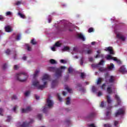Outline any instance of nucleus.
<instances>
[{"label":"nucleus","instance_id":"obj_1","mask_svg":"<svg viewBox=\"0 0 127 127\" xmlns=\"http://www.w3.org/2000/svg\"><path fill=\"white\" fill-rule=\"evenodd\" d=\"M65 68V66H63L59 68L50 66L48 68V70L50 71V72H55L56 77H57V78H60V77H62V73H63V70H64Z\"/></svg>","mask_w":127,"mask_h":127},{"label":"nucleus","instance_id":"obj_2","mask_svg":"<svg viewBox=\"0 0 127 127\" xmlns=\"http://www.w3.org/2000/svg\"><path fill=\"white\" fill-rule=\"evenodd\" d=\"M27 78L28 74L25 72H20L16 74V79L19 82H25Z\"/></svg>","mask_w":127,"mask_h":127},{"label":"nucleus","instance_id":"obj_3","mask_svg":"<svg viewBox=\"0 0 127 127\" xmlns=\"http://www.w3.org/2000/svg\"><path fill=\"white\" fill-rule=\"evenodd\" d=\"M125 114V109L120 108L119 109L116 113L115 114V117H119V116H121V115H124Z\"/></svg>","mask_w":127,"mask_h":127},{"label":"nucleus","instance_id":"obj_4","mask_svg":"<svg viewBox=\"0 0 127 127\" xmlns=\"http://www.w3.org/2000/svg\"><path fill=\"white\" fill-rule=\"evenodd\" d=\"M33 120L31 119L30 122L27 123V122H23L22 125H20V127H29V125L33 123Z\"/></svg>","mask_w":127,"mask_h":127},{"label":"nucleus","instance_id":"obj_5","mask_svg":"<svg viewBox=\"0 0 127 127\" xmlns=\"http://www.w3.org/2000/svg\"><path fill=\"white\" fill-rule=\"evenodd\" d=\"M47 104L49 108H51V107H53V101L50 100V98L47 99Z\"/></svg>","mask_w":127,"mask_h":127},{"label":"nucleus","instance_id":"obj_6","mask_svg":"<svg viewBox=\"0 0 127 127\" xmlns=\"http://www.w3.org/2000/svg\"><path fill=\"white\" fill-rule=\"evenodd\" d=\"M106 51H109V52L110 53V54L112 55H114V54H115V53H114V50H113V47H109L108 48H107L105 49Z\"/></svg>","mask_w":127,"mask_h":127},{"label":"nucleus","instance_id":"obj_7","mask_svg":"<svg viewBox=\"0 0 127 127\" xmlns=\"http://www.w3.org/2000/svg\"><path fill=\"white\" fill-rule=\"evenodd\" d=\"M32 109L31 107L28 106L26 108V109H22V113H28V112H30Z\"/></svg>","mask_w":127,"mask_h":127},{"label":"nucleus","instance_id":"obj_8","mask_svg":"<svg viewBox=\"0 0 127 127\" xmlns=\"http://www.w3.org/2000/svg\"><path fill=\"white\" fill-rule=\"evenodd\" d=\"M47 84V82L45 81L44 82V85H39V86H38L37 89L38 90H43L44 88H45V85Z\"/></svg>","mask_w":127,"mask_h":127},{"label":"nucleus","instance_id":"obj_9","mask_svg":"<svg viewBox=\"0 0 127 127\" xmlns=\"http://www.w3.org/2000/svg\"><path fill=\"white\" fill-rule=\"evenodd\" d=\"M5 31L6 32H11L12 31V29H11V27H10V26H7L5 27Z\"/></svg>","mask_w":127,"mask_h":127},{"label":"nucleus","instance_id":"obj_10","mask_svg":"<svg viewBox=\"0 0 127 127\" xmlns=\"http://www.w3.org/2000/svg\"><path fill=\"white\" fill-rule=\"evenodd\" d=\"M119 71L121 73H127V70L126 69V67L124 65L120 67Z\"/></svg>","mask_w":127,"mask_h":127},{"label":"nucleus","instance_id":"obj_11","mask_svg":"<svg viewBox=\"0 0 127 127\" xmlns=\"http://www.w3.org/2000/svg\"><path fill=\"white\" fill-rule=\"evenodd\" d=\"M115 99L117 101V104L118 105H121V103H122V101H121V99H120V97L118 96V95H115Z\"/></svg>","mask_w":127,"mask_h":127},{"label":"nucleus","instance_id":"obj_12","mask_svg":"<svg viewBox=\"0 0 127 127\" xmlns=\"http://www.w3.org/2000/svg\"><path fill=\"white\" fill-rule=\"evenodd\" d=\"M58 85V81L57 80H53L52 83V88H54L55 86Z\"/></svg>","mask_w":127,"mask_h":127},{"label":"nucleus","instance_id":"obj_13","mask_svg":"<svg viewBox=\"0 0 127 127\" xmlns=\"http://www.w3.org/2000/svg\"><path fill=\"white\" fill-rule=\"evenodd\" d=\"M117 37H118V38H119L120 39H122L123 41H125V40H126L125 37H124V36H122V34H117Z\"/></svg>","mask_w":127,"mask_h":127},{"label":"nucleus","instance_id":"obj_14","mask_svg":"<svg viewBox=\"0 0 127 127\" xmlns=\"http://www.w3.org/2000/svg\"><path fill=\"white\" fill-rule=\"evenodd\" d=\"M111 109H112V106L107 108V110H110L106 112V117H109V116H111V114H112V111H111Z\"/></svg>","mask_w":127,"mask_h":127},{"label":"nucleus","instance_id":"obj_15","mask_svg":"<svg viewBox=\"0 0 127 127\" xmlns=\"http://www.w3.org/2000/svg\"><path fill=\"white\" fill-rule=\"evenodd\" d=\"M42 80L44 82L45 81V80H49V75L48 74L44 75Z\"/></svg>","mask_w":127,"mask_h":127},{"label":"nucleus","instance_id":"obj_16","mask_svg":"<svg viewBox=\"0 0 127 127\" xmlns=\"http://www.w3.org/2000/svg\"><path fill=\"white\" fill-rule=\"evenodd\" d=\"M33 85L34 86V87H37V88H38L39 86V81L37 80L33 81Z\"/></svg>","mask_w":127,"mask_h":127},{"label":"nucleus","instance_id":"obj_17","mask_svg":"<svg viewBox=\"0 0 127 127\" xmlns=\"http://www.w3.org/2000/svg\"><path fill=\"white\" fill-rule=\"evenodd\" d=\"M109 83H114L115 82V77L113 75L110 76V79H109Z\"/></svg>","mask_w":127,"mask_h":127},{"label":"nucleus","instance_id":"obj_18","mask_svg":"<svg viewBox=\"0 0 127 127\" xmlns=\"http://www.w3.org/2000/svg\"><path fill=\"white\" fill-rule=\"evenodd\" d=\"M94 117H95V113H92L88 115L87 116V119H93Z\"/></svg>","mask_w":127,"mask_h":127},{"label":"nucleus","instance_id":"obj_19","mask_svg":"<svg viewBox=\"0 0 127 127\" xmlns=\"http://www.w3.org/2000/svg\"><path fill=\"white\" fill-rule=\"evenodd\" d=\"M78 37L80 38V39H82L83 41H85V37L82 34H78Z\"/></svg>","mask_w":127,"mask_h":127},{"label":"nucleus","instance_id":"obj_20","mask_svg":"<svg viewBox=\"0 0 127 127\" xmlns=\"http://www.w3.org/2000/svg\"><path fill=\"white\" fill-rule=\"evenodd\" d=\"M38 73H39V70H37L35 71V73L33 75V78L34 79H35L36 77H37V75H38Z\"/></svg>","mask_w":127,"mask_h":127},{"label":"nucleus","instance_id":"obj_21","mask_svg":"<svg viewBox=\"0 0 127 127\" xmlns=\"http://www.w3.org/2000/svg\"><path fill=\"white\" fill-rule=\"evenodd\" d=\"M18 15H19L20 17H21V18H26V17L25 16V15L20 12H18Z\"/></svg>","mask_w":127,"mask_h":127},{"label":"nucleus","instance_id":"obj_22","mask_svg":"<svg viewBox=\"0 0 127 127\" xmlns=\"http://www.w3.org/2000/svg\"><path fill=\"white\" fill-rule=\"evenodd\" d=\"M106 98L107 99V103H108L109 104H111V103H112V99H111V97H110V96L107 95L106 96Z\"/></svg>","mask_w":127,"mask_h":127},{"label":"nucleus","instance_id":"obj_23","mask_svg":"<svg viewBox=\"0 0 127 127\" xmlns=\"http://www.w3.org/2000/svg\"><path fill=\"white\" fill-rule=\"evenodd\" d=\"M50 62L51 64H57V62H56V61H55L54 59L50 60Z\"/></svg>","mask_w":127,"mask_h":127},{"label":"nucleus","instance_id":"obj_24","mask_svg":"<svg viewBox=\"0 0 127 127\" xmlns=\"http://www.w3.org/2000/svg\"><path fill=\"white\" fill-rule=\"evenodd\" d=\"M107 91L108 94H111L112 92H113V90H112V88H111V87H108L107 89Z\"/></svg>","mask_w":127,"mask_h":127},{"label":"nucleus","instance_id":"obj_25","mask_svg":"<svg viewBox=\"0 0 127 127\" xmlns=\"http://www.w3.org/2000/svg\"><path fill=\"white\" fill-rule=\"evenodd\" d=\"M66 100V105H70V102L71 101L70 97H67Z\"/></svg>","mask_w":127,"mask_h":127},{"label":"nucleus","instance_id":"obj_26","mask_svg":"<svg viewBox=\"0 0 127 127\" xmlns=\"http://www.w3.org/2000/svg\"><path fill=\"white\" fill-rule=\"evenodd\" d=\"M114 64L111 63L110 66H108V69H109V70H112V69H114Z\"/></svg>","mask_w":127,"mask_h":127},{"label":"nucleus","instance_id":"obj_27","mask_svg":"<svg viewBox=\"0 0 127 127\" xmlns=\"http://www.w3.org/2000/svg\"><path fill=\"white\" fill-rule=\"evenodd\" d=\"M73 71H74V69H73V68H72V67H69L68 68V72L69 74L72 73Z\"/></svg>","mask_w":127,"mask_h":127},{"label":"nucleus","instance_id":"obj_28","mask_svg":"<svg viewBox=\"0 0 127 127\" xmlns=\"http://www.w3.org/2000/svg\"><path fill=\"white\" fill-rule=\"evenodd\" d=\"M54 46L56 47H60V46H61V44H60V42H57L55 43Z\"/></svg>","mask_w":127,"mask_h":127},{"label":"nucleus","instance_id":"obj_29","mask_svg":"<svg viewBox=\"0 0 127 127\" xmlns=\"http://www.w3.org/2000/svg\"><path fill=\"white\" fill-rule=\"evenodd\" d=\"M31 44H32L33 45H35L37 44V43L36 42V41H35L34 39H32L31 41Z\"/></svg>","mask_w":127,"mask_h":127},{"label":"nucleus","instance_id":"obj_30","mask_svg":"<svg viewBox=\"0 0 127 127\" xmlns=\"http://www.w3.org/2000/svg\"><path fill=\"white\" fill-rule=\"evenodd\" d=\"M62 50L63 51H68V50H70V48L68 47H64Z\"/></svg>","mask_w":127,"mask_h":127},{"label":"nucleus","instance_id":"obj_31","mask_svg":"<svg viewBox=\"0 0 127 127\" xmlns=\"http://www.w3.org/2000/svg\"><path fill=\"white\" fill-rule=\"evenodd\" d=\"M102 83V78L101 77H99L97 80V85H100Z\"/></svg>","mask_w":127,"mask_h":127},{"label":"nucleus","instance_id":"obj_32","mask_svg":"<svg viewBox=\"0 0 127 127\" xmlns=\"http://www.w3.org/2000/svg\"><path fill=\"white\" fill-rule=\"evenodd\" d=\"M26 46L27 48L28 51H31V47H30V46H29V44H26Z\"/></svg>","mask_w":127,"mask_h":127},{"label":"nucleus","instance_id":"obj_33","mask_svg":"<svg viewBox=\"0 0 127 127\" xmlns=\"http://www.w3.org/2000/svg\"><path fill=\"white\" fill-rule=\"evenodd\" d=\"M57 97H58V99H59L60 102H62V98L60 96V95L59 94H57Z\"/></svg>","mask_w":127,"mask_h":127},{"label":"nucleus","instance_id":"obj_34","mask_svg":"<svg viewBox=\"0 0 127 127\" xmlns=\"http://www.w3.org/2000/svg\"><path fill=\"white\" fill-rule=\"evenodd\" d=\"M113 57L110 55H107V60H111V59H113Z\"/></svg>","mask_w":127,"mask_h":127},{"label":"nucleus","instance_id":"obj_35","mask_svg":"<svg viewBox=\"0 0 127 127\" xmlns=\"http://www.w3.org/2000/svg\"><path fill=\"white\" fill-rule=\"evenodd\" d=\"M65 89V90H67L68 93H71V92L72 91V89L69 88V87L68 86H66Z\"/></svg>","mask_w":127,"mask_h":127},{"label":"nucleus","instance_id":"obj_36","mask_svg":"<svg viewBox=\"0 0 127 127\" xmlns=\"http://www.w3.org/2000/svg\"><path fill=\"white\" fill-rule=\"evenodd\" d=\"M88 32L91 33V32H94V28L90 27L88 29Z\"/></svg>","mask_w":127,"mask_h":127},{"label":"nucleus","instance_id":"obj_37","mask_svg":"<svg viewBox=\"0 0 127 127\" xmlns=\"http://www.w3.org/2000/svg\"><path fill=\"white\" fill-rule=\"evenodd\" d=\"M84 64V58L82 57L80 59V65H82Z\"/></svg>","mask_w":127,"mask_h":127},{"label":"nucleus","instance_id":"obj_38","mask_svg":"<svg viewBox=\"0 0 127 127\" xmlns=\"http://www.w3.org/2000/svg\"><path fill=\"white\" fill-rule=\"evenodd\" d=\"M99 70L100 72H104V71H106V69L104 67H100L99 68Z\"/></svg>","mask_w":127,"mask_h":127},{"label":"nucleus","instance_id":"obj_39","mask_svg":"<svg viewBox=\"0 0 127 127\" xmlns=\"http://www.w3.org/2000/svg\"><path fill=\"white\" fill-rule=\"evenodd\" d=\"M37 118L39 119V121H41V119L42 118V115L38 114L37 115Z\"/></svg>","mask_w":127,"mask_h":127},{"label":"nucleus","instance_id":"obj_40","mask_svg":"<svg viewBox=\"0 0 127 127\" xmlns=\"http://www.w3.org/2000/svg\"><path fill=\"white\" fill-rule=\"evenodd\" d=\"M104 127H112V125L110 124H106L104 125Z\"/></svg>","mask_w":127,"mask_h":127},{"label":"nucleus","instance_id":"obj_41","mask_svg":"<svg viewBox=\"0 0 127 127\" xmlns=\"http://www.w3.org/2000/svg\"><path fill=\"white\" fill-rule=\"evenodd\" d=\"M7 120H6V122H10V121L11 120V116H7Z\"/></svg>","mask_w":127,"mask_h":127},{"label":"nucleus","instance_id":"obj_42","mask_svg":"<svg viewBox=\"0 0 127 127\" xmlns=\"http://www.w3.org/2000/svg\"><path fill=\"white\" fill-rule=\"evenodd\" d=\"M47 107H45L44 108V109H43V113H44L45 114H46L47 112Z\"/></svg>","mask_w":127,"mask_h":127},{"label":"nucleus","instance_id":"obj_43","mask_svg":"<svg viewBox=\"0 0 127 127\" xmlns=\"http://www.w3.org/2000/svg\"><path fill=\"white\" fill-rule=\"evenodd\" d=\"M0 20H1V21H3V20H4V17H3L2 15H0Z\"/></svg>","mask_w":127,"mask_h":127},{"label":"nucleus","instance_id":"obj_44","mask_svg":"<svg viewBox=\"0 0 127 127\" xmlns=\"http://www.w3.org/2000/svg\"><path fill=\"white\" fill-rule=\"evenodd\" d=\"M99 57H104V55H97L96 56H95V58H99Z\"/></svg>","mask_w":127,"mask_h":127},{"label":"nucleus","instance_id":"obj_45","mask_svg":"<svg viewBox=\"0 0 127 127\" xmlns=\"http://www.w3.org/2000/svg\"><path fill=\"white\" fill-rule=\"evenodd\" d=\"M105 63V61H104L103 60H102L100 63H99L98 65H104V63Z\"/></svg>","mask_w":127,"mask_h":127},{"label":"nucleus","instance_id":"obj_46","mask_svg":"<svg viewBox=\"0 0 127 127\" xmlns=\"http://www.w3.org/2000/svg\"><path fill=\"white\" fill-rule=\"evenodd\" d=\"M92 52H93V51L92 50L86 51L87 54H91Z\"/></svg>","mask_w":127,"mask_h":127},{"label":"nucleus","instance_id":"obj_47","mask_svg":"<svg viewBox=\"0 0 127 127\" xmlns=\"http://www.w3.org/2000/svg\"><path fill=\"white\" fill-rule=\"evenodd\" d=\"M19 4H21V1H18L14 4V5H19Z\"/></svg>","mask_w":127,"mask_h":127},{"label":"nucleus","instance_id":"obj_48","mask_svg":"<svg viewBox=\"0 0 127 127\" xmlns=\"http://www.w3.org/2000/svg\"><path fill=\"white\" fill-rule=\"evenodd\" d=\"M5 53L7 54V55H9L10 53V50H9V49H7V50L5 51Z\"/></svg>","mask_w":127,"mask_h":127},{"label":"nucleus","instance_id":"obj_49","mask_svg":"<svg viewBox=\"0 0 127 127\" xmlns=\"http://www.w3.org/2000/svg\"><path fill=\"white\" fill-rule=\"evenodd\" d=\"M6 16H8L9 15H11V12L10 11H7L6 12Z\"/></svg>","mask_w":127,"mask_h":127},{"label":"nucleus","instance_id":"obj_50","mask_svg":"<svg viewBox=\"0 0 127 127\" xmlns=\"http://www.w3.org/2000/svg\"><path fill=\"white\" fill-rule=\"evenodd\" d=\"M29 94H30V91H27L25 93V96H26V97H27V96H28Z\"/></svg>","mask_w":127,"mask_h":127},{"label":"nucleus","instance_id":"obj_51","mask_svg":"<svg viewBox=\"0 0 127 127\" xmlns=\"http://www.w3.org/2000/svg\"><path fill=\"white\" fill-rule=\"evenodd\" d=\"M6 67H7V65L6 64H3V66H2L3 70H5V69H6Z\"/></svg>","mask_w":127,"mask_h":127},{"label":"nucleus","instance_id":"obj_52","mask_svg":"<svg viewBox=\"0 0 127 127\" xmlns=\"http://www.w3.org/2000/svg\"><path fill=\"white\" fill-rule=\"evenodd\" d=\"M76 88H81V87H82V84H81L80 83H77L76 84Z\"/></svg>","mask_w":127,"mask_h":127},{"label":"nucleus","instance_id":"obj_53","mask_svg":"<svg viewBox=\"0 0 127 127\" xmlns=\"http://www.w3.org/2000/svg\"><path fill=\"white\" fill-rule=\"evenodd\" d=\"M92 92H93V93H95V92H96V87L93 86L92 88Z\"/></svg>","mask_w":127,"mask_h":127},{"label":"nucleus","instance_id":"obj_54","mask_svg":"<svg viewBox=\"0 0 127 127\" xmlns=\"http://www.w3.org/2000/svg\"><path fill=\"white\" fill-rule=\"evenodd\" d=\"M106 87V83H104V84H103L102 85L101 88H102V89H104V90H106V87Z\"/></svg>","mask_w":127,"mask_h":127},{"label":"nucleus","instance_id":"obj_55","mask_svg":"<svg viewBox=\"0 0 127 127\" xmlns=\"http://www.w3.org/2000/svg\"><path fill=\"white\" fill-rule=\"evenodd\" d=\"M17 99V96L16 95H13L12 97V100H16Z\"/></svg>","mask_w":127,"mask_h":127},{"label":"nucleus","instance_id":"obj_56","mask_svg":"<svg viewBox=\"0 0 127 127\" xmlns=\"http://www.w3.org/2000/svg\"><path fill=\"white\" fill-rule=\"evenodd\" d=\"M119 125V121H115L114 122V126L115 127H117Z\"/></svg>","mask_w":127,"mask_h":127},{"label":"nucleus","instance_id":"obj_57","mask_svg":"<svg viewBox=\"0 0 127 127\" xmlns=\"http://www.w3.org/2000/svg\"><path fill=\"white\" fill-rule=\"evenodd\" d=\"M35 97L36 98V100H39V98H40V97H39V96H38L36 94L35 95Z\"/></svg>","mask_w":127,"mask_h":127},{"label":"nucleus","instance_id":"obj_58","mask_svg":"<svg viewBox=\"0 0 127 127\" xmlns=\"http://www.w3.org/2000/svg\"><path fill=\"white\" fill-rule=\"evenodd\" d=\"M16 40H20V35H18L17 36Z\"/></svg>","mask_w":127,"mask_h":127},{"label":"nucleus","instance_id":"obj_59","mask_svg":"<svg viewBox=\"0 0 127 127\" xmlns=\"http://www.w3.org/2000/svg\"><path fill=\"white\" fill-rule=\"evenodd\" d=\"M84 76H85V74H84V73L81 72V78H82V79L84 78Z\"/></svg>","mask_w":127,"mask_h":127},{"label":"nucleus","instance_id":"obj_60","mask_svg":"<svg viewBox=\"0 0 127 127\" xmlns=\"http://www.w3.org/2000/svg\"><path fill=\"white\" fill-rule=\"evenodd\" d=\"M102 95V92L101 91H99L98 93V97H101Z\"/></svg>","mask_w":127,"mask_h":127},{"label":"nucleus","instance_id":"obj_61","mask_svg":"<svg viewBox=\"0 0 127 127\" xmlns=\"http://www.w3.org/2000/svg\"><path fill=\"white\" fill-rule=\"evenodd\" d=\"M18 68V66H17V65H15L14 66V70H17V68Z\"/></svg>","mask_w":127,"mask_h":127},{"label":"nucleus","instance_id":"obj_62","mask_svg":"<svg viewBox=\"0 0 127 127\" xmlns=\"http://www.w3.org/2000/svg\"><path fill=\"white\" fill-rule=\"evenodd\" d=\"M73 51H74V52H77V51H78V49L77 47L73 48Z\"/></svg>","mask_w":127,"mask_h":127},{"label":"nucleus","instance_id":"obj_63","mask_svg":"<svg viewBox=\"0 0 127 127\" xmlns=\"http://www.w3.org/2000/svg\"><path fill=\"white\" fill-rule=\"evenodd\" d=\"M112 60H114V61H116V62L118 61V59L117 58H115L113 57Z\"/></svg>","mask_w":127,"mask_h":127},{"label":"nucleus","instance_id":"obj_64","mask_svg":"<svg viewBox=\"0 0 127 127\" xmlns=\"http://www.w3.org/2000/svg\"><path fill=\"white\" fill-rule=\"evenodd\" d=\"M104 102H102L101 104H100V107H101V108H104Z\"/></svg>","mask_w":127,"mask_h":127}]
</instances>
